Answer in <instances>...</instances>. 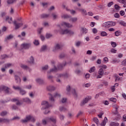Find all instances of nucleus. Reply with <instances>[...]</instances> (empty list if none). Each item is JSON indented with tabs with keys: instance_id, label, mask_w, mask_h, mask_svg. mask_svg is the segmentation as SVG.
<instances>
[{
	"instance_id": "f257e3e1",
	"label": "nucleus",
	"mask_w": 126,
	"mask_h": 126,
	"mask_svg": "<svg viewBox=\"0 0 126 126\" xmlns=\"http://www.w3.org/2000/svg\"><path fill=\"white\" fill-rule=\"evenodd\" d=\"M41 105L42 106L41 110H45V112H44V115H47V114H49V113H50L49 108L51 107V105L49 104V102H48V101H43L42 102Z\"/></svg>"
},
{
	"instance_id": "f03ea898",
	"label": "nucleus",
	"mask_w": 126,
	"mask_h": 126,
	"mask_svg": "<svg viewBox=\"0 0 126 126\" xmlns=\"http://www.w3.org/2000/svg\"><path fill=\"white\" fill-rule=\"evenodd\" d=\"M30 120H31L32 122H35L36 120H35V118H34V117L29 115L28 116H27L26 117V119H24V120H22L21 121V123H23V124H25L26 123H28V122H29V121H30Z\"/></svg>"
},
{
	"instance_id": "7ed1b4c3",
	"label": "nucleus",
	"mask_w": 126,
	"mask_h": 126,
	"mask_svg": "<svg viewBox=\"0 0 126 126\" xmlns=\"http://www.w3.org/2000/svg\"><path fill=\"white\" fill-rule=\"evenodd\" d=\"M60 33L62 35H64L65 34H68V35H73L74 34V32L70 30H64L60 31Z\"/></svg>"
},
{
	"instance_id": "20e7f679",
	"label": "nucleus",
	"mask_w": 126,
	"mask_h": 126,
	"mask_svg": "<svg viewBox=\"0 0 126 126\" xmlns=\"http://www.w3.org/2000/svg\"><path fill=\"white\" fill-rule=\"evenodd\" d=\"M9 90H10V89L5 86H2L0 87V91H4L5 94H10L11 93L9 92Z\"/></svg>"
},
{
	"instance_id": "39448f33",
	"label": "nucleus",
	"mask_w": 126,
	"mask_h": 126,
	"mask_svg": "<svg viewBox=\"0 0 126 126\" xmlns=\"http://www.w3.org/2000/svg\"><path fill=\"white\" fill-rule=\"evenodd\" d=\"M116 25V22H107L103 24V27H112Z\"/></svg>"
},
{
	"instance_id": "423d86ee",
	"label": "nucleus",
	"mask_w": 126,
	"mask_h": 126,
	"mask_svg": "<svg viewBox=\"0 0 126 126\" xmlns=\"http://www.w3.org/2000/svg\"><path fill=\"white\" fill-rule=\"evenodd\" d=\"M30 47H31V43H24L21 45V49L25 50H28Z\"/></svg>"
},
{
	"instance_id": "0eeeda50",
	"label": "nucleus",
	"mask_w": 126,
	"mask_h": 126,
	"mask_svg": "<svg viewBox=\"0 0 126 126\" xmlns=\"http://www.w3.org/2000/svg\"><path fill=\"white\" fill-rule=\"evenodd\" d=\"M60 50H62V46H61V45H60V44L57 43L54 46L52 51L54 52V53H57V51Z\"/></svg>"
},
{
	"instance_id": "6e6552de",
	"label": "nucleus",
	"mask_w": 126,
	"mask_h": 126,
	"mask_svg": "<svg viewBox=\"0 0 126 126\" xmlns=\"http://www.w3.org/2000/svg\"><path fill=\"white\" fill-rule=\"evenodd\" d=\"M13 23L15 26V30H17L18 29H19L22 25H23V23H17V21L16 20H15L13 22Z\"/></svg>"
},
{
	"instance_id": "1a4fd4ad",
	"label": "nucleus",
	"mask_w": 126,
	"mask_h": 126,
	"mask_svg": "<svg viewBox=\"0 0 126 126\" xmlns=\"http://www.w3.org/2000/svg\"><path fill=\"white\" fill-rule=\"evenodd\" d=\"M91 99H92V96H91V95L87 96L83 100V102L81 104V106H83V105H85V104L88 103V101H90Z\"/></svg>"
},
{
	"instance_id": "9d476101",
	"label": "nucleus",
	"mask_w": 126,
	"mask_h": 126,
	"mask_svg": "<svg viewBox=\"0 0 126 126\" xmlns=\"http://www.w3.org/2000/svg\"><path fill=\"white\" fill-rule=\"evenodd\" d=\"M46 121H47V122H50H50H52L53 124H56V122H57V119L56 118V117L52 116L50 118H46Z\"/></svg>"
},
{
	"instance_id": "9b49d317",
	"label": "nucleus",
	"mask_w": 126,
	"mask_h": 126,
	"mask_svg": "<svg viewBox=\"0 0 126 126\" xmlns=\"http://www.w3.org/2000/svg\"><path fill=\"white\" fill-rule=\"evenodd\" d=\"M69 76V74L67 73H64L63 74H59L58 75V78H61V77H63L64 78H67Z\"/></svg>"
},
{
	"instance_id": "f8f14e48",
	"label": "nucleus",
	"mask_w": 126,
	"mask_h": 126,
	"mask_svg": "<svg viewBox=\"0 0 126 126\" xmlns=\"http://www.w3.org/2000/svg\"><path fill=\"white\" fill-rule=\"evenodd\" d=\"M61 25H62L63 26L64 25V26H66V27H67V28H71L73 27V26H72V25H71V24L66 23L65 22H62Z\"/></svg>"
},
{
	"instance_id": "ddd939ff",
	"label": "nucleus",
	"mask_w": 126,
	"mask_h": 126,
	"mask_svg": "<svg viewBox=\"0 0 126 126\" xmlns=\"http://www.w3.org/2000/svg\"><path fill=\"white\" fill-rule=\"evenodd\" d=\"M78 10L80 12H81L82 15H85V16L87 15V11L85 9L79 8Z\"/></svg>"
},
{
	"instance_id": "4468645a",
	"label": "nucleus",
	"mask_w": 126,
	"mask_h": 126,
	"mask_svg": "<svg viewBox=\"0 0 126 126\" xmlns=\"http://www.w3.org/2000/svg\"><path fill=\"white\" fill-rule=\"evenodd\" d=\"M66 65V62H64L63 63H60L58 66V69H63V68L64 66H65Z\"/></svg>"
},
{
	"instance_id": "2eb2a0df",
	"label": "nucleus",
	"mask_w": 126,
	"mask_h": 126,
	"mask_svg": "<svg viewBox=\"0 0 126 126\" xmlns=\"http://www.w3.org/2000/svg\"><path fill=\"white\" fill-rule=\"evenodd\" d=\"M50 16V14H42L40 15V18L41 19H45V18H48Z\"/></svg>"
},
{
	"instance_id": "dca6fc26",
	"label": "nucleus",
	"mask_w": 126,
	"mask_h": 126,
	"mask_svg": "<svg viewBox=\"0 0 126 126\" xmlns=\"http://www.w3.org/2000/svg\"><path fill=\"white\" fill-rule=\"evenodd\" d=\"M70 17H71V16L67 14H63L61 16V18L63 19H68L69 18L70 19Z\"/></svg>"
},
{
	"instance_id": "f3484780",
	"label": "nucleus",
	"mask_w": 126,
	"mask_h": 126,
	"mask_svg": "<svg viewBox=\"0 0 126 126\" xmlns=\"http://www.w3.org/2000/svg\"><path fill=\"white\" fill-rule=\"evenodd\" d=\"M58 71V68L54 66V68L51 69L50 71L47 72V73H51V72H57Z\"/></svg>"
},
{
	"instance_id": "a211bd4d",
	"label": "nucleus",
	"mask_w": 126,
	"mask_h": 126,
	"mask_svg": "<svg viewBox=\"0 0 126 126\" xmlns=\"http://www.w3.org/2000/svg\"><path fill=\"white\" fill-rule=\"evenodd\" d=\"M69 21L70 22H72V23H74L77 21V18L76 17H71L70 18Z\"/></svg>"
},
{
	"instance_id": "6ab92c4d",
	"label": "nucleus",
	"mask_w": 126,
	"mask_h": 126,
	"mask_svg": "<svg viewBox=\"0 0 126 126\" xmlns=\"http://www.w3.org/2000/svg\"><path fill=\"white\" fill-rule=\"evenodd\" d=\"M15 80L16 83H20L21 80L20 79V77L17 75H15Z\"/></svg>"
},
{
	"instance_id": "aec40b11",
	"label": "nucleus",
	"mask_w": 126,
	"mask_h": 126,
	"mask_svg": "<svg viewBox=\"0 0 126 126\" xmlns=\"http://www.w3.org/2000/svg\"><path fill=\"white\" fill-rule=\"evenodd\" d=\"M23 101L26 103H27V104H31V100L29 99V98H24L23 99Z\"/></svg>"
},
{
	"instance_id": "412c9836",
	"label": "nucleus",
	"mask_w": 126,
	"mask_h": 126,
	"mask_svg": "<svg viewBox=\"0 0 126 126\" xmlns=\"http://www.w3.org/2000/svg\"><path fill=\"white\" fill-rule=\"evenodd\" d=\"M108 122V118L107 117H105L104 120L102 121L101 124H100V126H106V124Z\"/></svg>"
},
{
	"instance_id": "4be33fe9",
	"label": "nucleus",
	"mask_w": 126,
	"mask_h": 126,
	"mask_svg": "<svg viewBox=\"0 0 126 126\" xmlns=\"http://www.w3.org/2000/svg\"><path fill=\"white\" fill-rule=\"evenodd\" d=\"M98 74L101 75V76L104 75V70H103V68H101L99 69L98 71Z\"/></svg>"
},
{
	"instance_id": "5701e85b",
	"label": "nucleus",
	"mask_w": 126,
	"mask_h": 126,
	"mask_svg": "<svg viewBox=\"0 0 126 126\" xmlns=\"http://www.w3.org/2000/svg\"><path fill=\"white\" fill-rule=\"evenodd\" d=\"M55 87L53 86H50L49 87H47V90L48 91H54V90H55Z\"/></svg>"
},
{
	"instance_id": "b1692460",
	"label": "nucleus",
	"mask_w": 126,
	"mask_h": 126,
	"mask_svg": "<svg viewBox=\"0 0 126 126\" xmlns=\"http://www.w3.org/2000/svg\"><path fill=\"white\" fill-rule=\"evenodd\" d=\"M20 67L23 69H26V70H27V69H29V67H28V66L24 65L23 64H21Z\"/></svg>"
},
{
	"instance_id": "393cba45",
	"label": "nucleus",
	"mask_w": 126,
	"mask_h": 126,
	"mask_svg": "<svg viewBox=\"0 0 126 126\" xmlns=\"http://www.w3.org/2000/svg\"><path fill=\"white\" fill-rule=\"evenodd\" d=\"M36 81L38 84H44V80L41 79H36Z\"/></svg>"
},
{
	"instance_id": "a878e982",
	"label": "nucleus",
	"mask_w": 126,
	"mask_h": 126,
	"mask_svg": "<svg viewBox=\"0 0 126 126\" xmlns=\"http://www.w3.org/2000/svg\"><path fill=\"white\" fill-rule=\"evenodd\" d=\"M6 115H7V111H2L0 113V116L1 117H4L5 116H6Z\"/></svg>"
},
{
	"instance_id": "bb28decb",
	"label": "nucleus",
	"mask_w": 126,
	"mask_h": 126,
	"mask_svg": "<svg viewBox=\"0 0 126 126\" xmlns=\"http://www.w3.org/2000/svg\"><path fill=\"white\" fill-rule=\"evenodd\" d=\"M47 50V45H43L41 49H40V52H45V50Z\"/></svg>"
},
{
	"instance_id": "cd10ccee",
	"label": "nucleus",
	"mask_w": 126,
	"mask_h": 126,
	"mask_svg": "<svg viewBox=\"0 0 126 126\" xmlns=\"http://www.w3.org/2000/svg\"><path fill=\"white\" fill-rule=\"evenodd\" d=\"M71 91L72 92V93L74 97L76 98L77 97V94L76 93V92L75 91V90L74 89H73L71 90Z\"/></svg>"
},
{
	"instance_id": "c85d7f7f",
	"label": "nucleus",
	"mask_w": 126,
	"mask_h": 126,
	"mask_svg": "<svg viewBox=\"0 0 126 126\" xmlns=\"http://www.w3.org/2000/svg\"><path fill=\"white\" fill-rule=\"evenodd\" d=\"M6 21H8V23L9 24H11V22H12V18H10L9 19V17L7 16L6 17V19H5Z\"/></svg>"
},
{
	"instance_id": "c756f323",
	"label": "nucleus",
	"mask_w": 126,
	"mask_h": 126,
	"mask_svg": "<svg viewBox=\"0 0 126 126\" xmlns=\"http://www.w3.org/2000/svg\"><path fill=\"white\" fill-rule=\"evenodd\" d=\"M59 110L60 111V112H65V111H67V109L65 107L63 106H61L59 108Z\"/></svg>"
},
{
	"instance_id": "7c9ffc66",
	"label": "nucleus",
	"mask_w": 126,
	"mask_h": 126,
	"mask_svg": "<svg viewBox=\"0 0 126 126\" xmlns=\"http://www.w3.org/2000/svg\"><path fill=\"white\" fill-rule=\"evenodd\" d=\"M13 35L9 34V35L6 36V38H5V41H6V40H11V39H13Z\"/></svg>"
},
{
	"instance_id": "2f4dec72",
	"label": "nucleus",
	"mask_w": 126,
	"mask_h": 126,
	"mask_svg": "<svg viewBox=\"0 0 126 126\" xmlns=\"http://www.w3.org/2000/svg\"><path fill=\"white\" fill-rule=\"evenodd\" d=\"M119 125V123L113 122L110 123V126H118Z\"/></svg>"
},
{
	"instance_id": "473e14b6",
	"label": "nucleus",
	"mask_w": 126,
	"mask_h": 126,
	"mask_svg": "<svg viewBox=\"0 0 126 126\" xmlns=\"http://www.w3.org/2000/svg\"><path fill=\"white\" fill-rule=\"evenodd\" d=\"M51 15L54 19H57L59 17V16L56 13H53Z\"/></svg>"
},
{
	"instance_id": "72a5a7b5",
	"label": "nucleus",
	"mask_w": 126,
	"mask_h": 126,
	"mask_svg": "<svg viewBox=\"0 0 126 126\" xmlns=\"http://www.w3.org/2000/svg\"><path fill=\"white\" fill-rule=\"evenodd\" d=\"M48 95H49V100L51 101V102H55V99H54V97H53V95L51 94H48Z\"/></svg>"
},
{
	"instance_id": "f704fd0d",
	"label": "nucleus",
	"mask_w": 126,
	"mask_h": 126,
	"mask_svg": "<svg viewBox=\"0 0 126 126\" xmlns=\"http://www.w3.org/2000/svg\"><path fill=\"white\" fill-rule=\"evenodd\" d=\"M2 123L5 124H9V120L5 118H2Z\"/></svg>"
},
{
	"instance_id": "c9c22d12",
	"label": "nucleus",
	"mask_w": 126,
	"mask_h": 126,
	"mask_svg": "<svg viewBox=\"0 0 126 126\" xmlns=\"http://www.w3.org/2000/svg\"><path fill=\"white\" fill-rule=\"evenodd\" d=\"M13 89H14V90H19L20 91L22 89L19 86L16 87L15 86H13Z\"/></svg>"
},
{
	"instance_id": "e433bc0d",
	"label": "nucleus",
	"mask_w": 126,
	"mask_h": 126,
	"mask_svg": "<svg viewBox=\"0 0 126 126\" xmlns=\"http://www.w3.org/2000/svg\"><path fill=\"white\" fill-rule=\"evenodd\" d=\"M100 35H101V36H102V37H105L106 36H108V33H107V32H102L100 33Z\"/></svg>"
},
{
	"instance_id": "4c0bfd02",
	"label": "nucleus",
	"mask_w": 126,
	"mask_h": 126,
	"mask_svg": "<svg viewBox=\"0 0 126 126\" xmlns=\"http://www.w3.org/2000/svg\"><path fill=\"white\" fill-rule=\"evenodd\" d=\"M30 61H29V63H34V62L35 60L32 56L30 57Z\"/></svg>"
},
{
	"instance_id": "58836bf2",
	"label": "nucleus",
	"mask_w": 126,
	"mask_h": 126,
	"mask_svg": "<svg viewBox=\"0 0 126 126\" xmlns=\"http://www.w3.org/2000/svg\"><path fill=\"white\" fill-rule=\"evenodd\" d=\"M95 70H96V68H95V66H93L91 68V69H90L89 71V72L91 73V72H94Z\"/></svg>"
},
{
	"instance_id": "ea45409f",
	"label": "nucleus",
	"mask_w": 126,
	"mask_h": 126,
	"mask_svg": "<svg viewBox=\"0 0 126 126\" xmlns=\"http://www.w3.org/2000/svg\"><path fill=\"white\" fill-rule=\"evenodd\" d=\"M14 2H16V0H8L7 3L8 4H11V3H13Z\"/></svg>"
},
{
	"instance_id": "a19ab883",
	"label": "nucleus",
	"mask_w": 126,
	"mask_h": 126,
	"mask_svg": "<svg viewBox=\"0 0 126 126\" xmlns=\"http://www.w3.org/2000/svg\"><path fill=\"white\" fill-rule=\"evenodd\" d=\"M48 79L50 80L52 82H54V80H53V79L54 78V76L49 75L47 76Z\"/></svg>"
},
{
	"instance_id": "79ce46f5",
	"label": "nucleus",
	"mask_w": 126,
	"mask_h": 126,
	"mask_svg": "<svg viewBox=\"0 0 126 126\" xmlns=\"http://www.w3.org/2000/svg\"><path fill=\"white\" fill-rule=\"evenodd\" d=\"M20 94H21V95H25V94H26V91L22 89L20 91Z\"/></svg>"
},
{
	"instance_id": "37998d69",
	"label": "nucleus",
	"mask_w": 126,
	"mask_h": 126,
	"mask_svg": "<svg viewBox=\"0 0 126 126\" xmlns=\"http://www.w3.org/2000/svg\"><path fill=\"white\" fill-rule=\"evenodd\" d=\"M115 36H116V37H118V36H120V35H121V34H122V32L117 31L115 32Z\"/></svg>"
},
{
	"instance_id": "c03bdc74",
	"label": "nucleus",
	"mask_w": 126,
	"mask_h": 126,
	"mask_svg": "<svg viewBox=\"0 0 126 126\" xmlns=\"http://www.w3.org/2000/svg\"><path fill=\"white\" fill-rule=\"evenodd\" d=\"M64 58H65L64 53H62L59 55V59H63Z\"/></svg>"
},
{
	"instance_id": "a18cd8bd",
	"label": "nucleus",
	"mask_w": 126,
	"mask_h": 126,
	"mask_svg": "<svg viewBox=\"0 0 126 126\" xmlns=\"http://www.w3.org/2000/svg\"><path fill=\"white\" fill-rule=\"evenodd\" d=\"M94 123H95L97 126H98L99 124V120L98 119V118H94Z\"/></svg>"
},
{
	"instance_id": "49530a36",
	"label": "nucleus",
	"mask_w": 126,
	"mask_h": 126,
	"mask_svg": "<svg viewBox=\"0 0 126 126\" xmlns=\"http://www.w3.org/2000/svg\"><path fill=\"white\" fill-rule=\"evenodd\" d=\"M81 30L83 31V32L85 33V34H86V33L88 32V30L86 28H82Z\"/></svg>"
},
{
	"instance_id": "de8ad7c7",
	"label": "nucleus",
	"mask_w": 126,
	"mask_h": 126,
	"mask_svg": "<svg viewBox=\"0 0 126 126\" xmlns=\"http://www.w3.org/2000/svg\"><path fill=\"white\" fill-rule=\"evenodd\" d=\"M10 66H12V64L11 63H7L5 64V68H7L8 67H10Z\"/></svg>"
},
{
	"instance_id": "09e8293b",
	"label": "nucleus",
	"mask_w": 126,
	"mask_h": 126,
	"mask_svg": "<svg viewBox=\"0 0 126 126\" xmlns=\"http://www.w3.org/2000/svg\"><path fill=\"white\" fill-rule=\"evenodd\" d=\"M68 11H70L71 14H72L73 15H74V14H76V11H75V10H74L69 9V10Z\"/></svg>"
},
{
	"instance_id": "8fccbe9b",
	"label": "nucleus",
	"mask_w": 126,
	"mask_h": 126,
	"mask_svg": "<svg viewBox=\"0 0 126 126\" xmlns=\"http://www.w3.org/2000/svg\"><path fill=\"white\" fill-rule=\"evenodd\" d=\"M114 7L116 10H119L121 8V6H119L118 4H115Z\"/></svg>"
},
{
	"instance_id": "3c124183",
	"label": "nucleus",
	"mask_w": 126,
	"mask_h": 126,
	"mask_svg": "<svg viewBox=\"0 0 126 126\" xmlns=\"http://www.w3.org/2000/svg\"><path fill=\"white\" fill-rule=\"evenodd\" d=\"M6 58H8V57L5 54L1 55V60H4V59H6Z\"/></svg>"
},
{
	"instance_id": "603ef678",
	"label": "nucleus",
	"mask_w": 126,
	"mask_h": 126,
	"mask_svg": "<svg viewBox=\"0 0 126 126\" xmlns=\"http://www.w3.org/2000/svg\"><path fill=\"white\" fill-rule=\"evenodd\" d=\"M111 46L113 47V48H116V47H117V43L112 41Z\"/></svg>"
},
{
	"instance_id": "864d4df0",
	"label": "nucleus",
	"mask_w": 126,
	"mask_h": 126,
	"mask_svg": "<svg viewBox=\"0 0 126 126\" xmlns=\"http://www.w3.org/2000/svg\"><path fill=\"white\" fill-rule=\"evenodd\" d=\"M120 25H122V26L126 27V23L122 21L120 22Z\"/></svg>"
},
{
	"instance_id": "5fc2aeb1",
	"label": "nucleus",
	"mask_w": 126,
	"mask_h": 126,
	"mask_svg": "<svg viewBox=\"0 0 126 126\" xmlns=\"http://www.w3.org/2000/svg\"><path fill=\"white\" fill-rule=\"evenodd\" d=\"M119 2L120 3H123L124 4H126V0H118Z\"/></svg>"
},
{
	"instance_id": "6e6d98bb",
	"label": "nucleus",
	"mask_w": 126,
	"mask_h": 126,
	"mask_svg": "<svg viewBox=\"0 0 126 126\" xmlns=\"http://www.w3.org/2000/svg\"><path fill=\"white\" fill-rule=\"evenodd\" d=\"M110 100L111 102H114V103H116V102H117V99H116V98H114V97H111V98L110 99Z\"/></svg>"
},
{
	"instance_id": "4d7b16f0",
	"label": "nucleus",
	"mask_w": 126,
	"mask_h": 126,
	"mask_svg": "<svg viewBox=\"0 0 126 126\" xmlns=\"http://www.w3.org/2000/svg\"><path fill=\"white\" fill-rule=\"evenodd\" d=\"M75 73H76V74H77L78 75H79V74L81 73V71L80 70H76L75 71Z\"/></svg>"
},
{
	"instance_id": "13d9d810",
	"label": "nucleus",
	"mask_w": 126,
	"mask_h": 126,
	"mask_svg": "<svg viewBox=\"0 0 126 126\" xmlns=\"http://www.w3.org/2000/svg\"><path fill=\"white\" fill-rule=\"evenodd\" d=\"M122 65H123V66H126V59L124 60L122 62Z\"/></svg>"
},
{
	"instance_id": "bf43d9fd",
	"label": "nucleus",
	"mask_w": 126,
	"mask_h": 126,
	"mask_svg": "<svg viewBox=\"0 0 126 126\" xmlns=\"http://www.w3.org/2000/svg\"><path fill=\"white\" fill-rule=\"evenodd\" d=\"M80 63H78V62H75L74 63V66H80Z\"/></svg>"
},
{
	"instance_id": "052dcab7",
	"label": "nucleus",
	"mask_w": 126,
	"mask_h": 126,
	"mask_svg": "<svg viewBox=\"0 0 126 126\" xmlns=\"http://www.w3.org/2000/svg\"><path fill=\"white\" fill-rule=\"evenodd\" d=\"M34 45H35V46H38L39 45V41L37 40H35L33 42Z\"/></svg>"
},
{
	"instance_id": "680f3d73",
	"label": "nucleus",
	"mask_w": 126,
	"mask_h": 126,
	"mask_svg": "<svg viewBox=\"0 0 126 126\" xmlns=\"http://www.w3.org/2000/svg\"><path fill=\"white\" fill-rule=\"evenodd\" d=\"M54 97H61V94L58 93H56L54 95Z\"/></svg>"
},
{
	"instance_id": "e2e57ef3",
	"label": "nucleus",
	"mask_w": 126,
	"mask_h": 126,
	"mask_svg": "<svg viewBox=\"0 0 126 126\" xmlns=\"http://www.w3.org/2000/svg\"><path fill=\"white\" fill-rule=\"evenodd\" d=\"M5 15H6V13L4 12H2L0 16V17H4V16H5Z\"/></svg>"
},
{
	"instance_id": "0e129e2a",
	"label": "nucleus",
	"mask_w": 126,
	"mask_h": 126,
	"mask_svg": "<svg viewBox=\"0 0 126 126\" xmlns=\"http://www.w3.org/2000/svg\"><path fill=\"white\" fill-rule=\"evenodd\" d=\"M115 18H120V14L116 13L114 14Z\"/></svg>"
},
{
	"instance_id": "69168bd1",
	"label": "nucleus",
	"mask_w": 126,
	"mask_h": 126,
	"mask_svg": "<svg viewBox=\"0 0 126 126\" xmlns=\"http://www.w3.org/2000/svg\"><path fill=\"white\" fill-rule=\"evenodd\" d=\"M120 15H121V16H124V15H125V11H124V10H121V11L120 12Z\"/></svg>"
},
{
	"instance_id": "338daca9",
	"label": "nucleus",
	"mask_w": 126,
	"mask_h": 126,
	"mask_svg": "<svg viewBox=\"0 0 126 126\" xmlns=\"http://www.w3.org/2000/svg\"><path fill=\"white\" fill-rule=\"evenodd\" d=\"M52 37V34L50 33H46V38L49 39V38H51Z\"/></svg>"
},
{
	"instance_id": "774afa93",
	"label": "nucleus",
	"mask_w": 126,
	"mask_h": 126,
	"mask_svg": "<svg viewBox=\"0 0 126 126\" xmlns=\"http://www.w3.org/2000/svg\"><path fill=\"white\" fill-rule=\"evenodd\" d=\"M42 70H47L48 69V65H45L42 67Z\"/></svg>"
}]
</instances>
